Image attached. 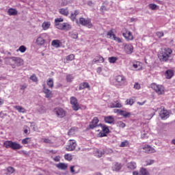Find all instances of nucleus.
<instances>
[{
	"label": "nucleus",
	"mask_w": 175,
	"mask_h": 175,
	"mask_svg": "<svg viewBox=\"0 0 175 175\" xmlns=\"http://www.w3.org/2000/svg\"><path fill=\"white\" fill-rule=\"evenodd\" d=\"M159 116L161 120H166L167 118H169V111H167L166 109H163L160 111Z\"/></svg>",
	"instance_id": "obj_16"
},
{
	"label": "nucleus",
	"mask_w": 175,
	"mask_h": 175,
	"mask_svg": "<svg viewBox=\"0 0 175 175\" xmlns=\"http://www.w3.org/2000/svg\"><path fill=\"white\" fill-rule=\"evenodd\" d=\"M114 111L115 113H118L120 116H122L124 118H129V117H131V113L126 111L115 109Z\"/></svg>",
	"instance_id": "obj_13"
},
{
	"label": "nucleus",
	"mask_w": 175,
	"mask_h": 175,
	"mask_svg": "<svg viewBox=\"0 0 175 175\" xmlns=\"http://www.w3.org/2000/svg\"><path fill=\"white\" fill-rule=\"evenodd\" d=\"M141 137L142 139H147L148 137V133L146 131L141 132Z\"/></svg>",
	"instance_id": "obj_40"
},
{
	"label": "nucleus",
	"mask_w": 175,
	"mask_h": 175,
	"mask_svg": "<svg viewBox=\"0 0 175 175\" xmlns=\"http://www.w3.org/2000/svg\"><path fill=\"white\" fill-rule=\"evenodd\" d=\"M57 169H60V170H66L68 169V164L65 163H59L56 165Z\"/></svg>",
	"instance_id": "obj_23"
},
{
	"label": "nucleus",
	"mask_w": 175,
	"mask_h": 175,
	"mask_svg": "<svg viewBox=\"0 0 175 175\" xmlns=\"http://www.w3.org/2000/svg\"><path fill=\"white\" fill-rule=\"evenodd\" d=\"M116 80L117 83H118L119 85H124L126 80L125 79V77L122 75H118L116 77Z\"/></svg>",
	"instance_id": "obj_15"
},
{
	"label": "nucleus",
	"mask_w": 175,
	"mask_h": 175,
	"mask_svg": "<svg viewBox=\"0 0 175 175\" xmlns=\"http://www.w3.org/2000/svg\"><path fill=\"white\" fill-rule=\"evenodd\" d=\"M77 146V144H76V141L75 140H70L68 145L66 146V150L67 151H73L76 146Z\"/></svg>",
	"instance_id": "obj_10"
},
{
	"label": "nucleus",
	"mask_w": 175,
	"mask_h": 175,
	"mask_svg": "<svg viewBox=\"0 0 175 175\" xmlns=\"http://www.w3.org/2000/svg\"><path fill=\"white\" fill-rule=\"evenodd\" d=\"M98 61H100L101 62H104L105 59H103V57L99 56Z\"/></svg>",
	"instance_id": "obj_64"
},
{
	"label": "nucleus",
	"mask_w": 175,
	"mask_h": 175,
	"mask_svg": "<svg viewBox=\"0 0 175 175\" xmlns=\"http://www.w3.org/2000/svg\"><path fill=\"white\" fill-rule=\"evenodd\" d=\"M123 36L126 39V40H133V36L131 31H127L126 33H123Z\"/></svg>",
	"instance_id": "obj_18"
},
{
	"label": "nucleus",
	"mask_w": 175,
	"mask_h": 175,
	"mask_svg": "<svg viewBox=\"0 0 175 175\" xmlns=\"http://www.w3.org/2000/svg\"><path fill=\"white\" fill-rule=\"evenodd\" d=\"M70 103L72 105V109L75 111H77L79 109H80V106H79V103H77V98L75 97H71L70 98Z\"/></svg>",
	"instance_id": "obj_7"
},
{
	"label": "nucleus",
	"mask_w": 175,
	"mask_h": 175,
	"mask_svg": "<svg viewBox=\"0 0 175 175\" xmlns=\"http://www.w3.org/2000/svg\"><path fill=\"white\" fill-rule=\"evenodd\" d=\"M122 105L118 101H115L111 105V107L112 108H114V107L120 108V107H122Z\"/></svg>",
	"instance_id": "obj_37"
},
{
	"label": "nucleus",
	"mask_w": 175,
	"mask_h": 175,
	"mask_svg": "<svg viewBox=\"0 0 175 175\" xmlns=\"http://www.w3.org/2000/svg\"><path fill=\"white\" fill-rule=\"evenodd\" d=\"M31 142V139L29 137H26L22 140V144H28Z\"/></svg>",
	"instance_id": "obj_49"
},
{
	"label": "nucleus",
	"mask_w": 175,
	"mask_h": 175,
	"mask_svg": "<svg viewBox=\"0 0 175 175\" xmlns=\"http://www.w3.org/2000/svg\"><path fill=\"white\" fill-rule=\"evenodd\" d=\"M80 12H79V10H75L74 12V13H72L70 14V20H72V21H76V16H78V14H79Z\"/></svg>",
	"instance_id": "obj_27"
},
{
	"label": "nucleus",
	"mask_w": 175,
	"mask_h": 175,
	"mask_svg": "<svg viewBox=\"0 0 175 175\" xmlns=\"http://www.w3.org/2000/svg\"><path fill=\"white\" fill-rule=\"evenodd\" d=\"M118 125L120 128H125V123L122 122H118Z\"/></svg>",
	"instance_id": "obj_59"
},
{
	"label": "nucleus",
	"mask_w": 175,
	"mask_h": 175,
	"mask_svg": "<svg viewBox=\"0 0 175 175\" xmlns=\"http://www.w3.org/2000/svg\"><path fill=\"white\" fill-rule=\"evenodd\" d=\"M69 36L72 39H77L79 38V33L77 31H71L69 33Z\"/></svg>",
	"instance_id": "obj_33"
},
{
	"label": "nucleus",
	"mask_w": 175,
	"mask_h": 175,
	"mask_svg": "<svg viewBox=\"0 0 175 175\" xmlns=\"http://www.w3.org/2000/svg\"><path fill=\"white\" fill-rule=\"evenodd\" d=\"M152 88H153L155 92H157V94L159 95H162L165 93V88L162 85H157L154 83L152 85Z\"/></svg>",
	"instance_id": "obj_6"
},
{
	"label": "nucleus",
	"mask_w": 175,
	"mask_h": 175,
	"mask_svg": "<svg viewBox=\"0 0 175 175\" xmlns=\"http://www.w3.org/2000/svg\"><path fill=\"white\" fill-rule=\"evenodd\" d=\"M134 88L135 90H140V84H139V83H135L134 85Z\"/></svg>",
	"instance_id": "obj_58"
},
{
	"label": "nucleus",
	"mask_w": 175,
	"mask_h": 175,
	"mask_svg": "<svg viewBox=\"0 0 175 175\" xmlns=\"http://www.w3.org/2000/svg\"><path fill=\"white\" fill-rule=\"evenodd\" d=\"M122 167V165H121V163H116L112 167V170L113 172H120Z\"/></svg>",
	"instance_id": "obj_24"
},
{
	"label": "nucleus",
	"mask_w": 175,
	"mask_h": 175,
	"mask_svg": "<svg viewBox=\"0 0 175 175\" xmlns=\"http://www.w3.org/2000/svg\"><path fill=\"white\" fill-rule=\"evenodd\" d=\"M57 28L61 31H69L72 29V26L68 23H63L59 27H57Z\"/></svg>",
	"instance_id": "obj_8"
},
{
	"label": "nucleus",
	"mask_w": 175,
	"mask_h": 175,
	"mask_svg": "<svg viewBox=\"0 0 175 175\" xmlns=\"http://www.w3.org/2000/svg\"><path fill=\"white\" fill-rule=\"evenodd\" d=\"M36 43H37V44L42 46V45L44 44V39H43V38L40 36L37 38Z\"/></svg>",
	"instance_id": "obj_34"
},
{
	"label": "nucleus",
	"mask_w": 175,
	"mask_h": 175,
	"mask_svg": "<svg viewBox=\"0 0 175 175\" xmlns=\"http://www.w3.org/2000/svg\"><path fill=\"white\" fill-rule=\"evenodd\" d=\"M85 88L88 89L89 90H91V86L90 85V83L87 82H83L81 84H79V90H85Z\"/></svg>",
	"instance_id": "obj_19"
},
{
	"label": "nucleus",
	"mask_w": 175,
	"mask_h": 175,
	"mask_svg": "<svg viewBox=\"0 0 175 175\" xmlns=\"http://www.w3.org/2000/svg\"><path fill=\"white\" fill-rule=\"evenodd\" d=\"M38 111H40V113H46V107H44V106H40L38 107Z\"/></svg>",
	"instance_id": "obj_53"
},
{
	"label": "nucleus",
	"mask_w": 175,
	"mask_h": 175,
	"mask_svg": "<svg viewBox=\"0 0 175 175\" xmlns=\"http://www.w3.org/2000/svg\"><path fill=\"white\" fill-rule=\"evenodd\" d=\"M17 51H21V53H25V51H27V48L25 46L22 45L18 48V49H17Z\"/></svg>",
	"instance_id": "obj_45"
},
{
	"label": "nucleus",
	"mask_w": 175,
	"mask_h": 175,
	"mask_svg": "<svg viewBox=\"0 0 175 175\" xmlns=\"http://www.w3.org/2000/svg\"><path fill=\"white\" fill-rule=\"evenodd\" d=\"M3 146L5 148H12V150H21L23 148V146L17 142H13L12 141H5L3 143Z\"/></svg>",
	"instance_id": "obj_2"
},
{
	"label": "nucleus",
	"mask_w": 175,
	"mask_h": 175,
	"mask_svg": "<svg viewBox=\"0 0 175 175\" xmlns=\"http://www.w3.org/2000/svg\"><path fill=\"white\" fill-rule=\"evenodd\" d=\"M74 79H75V77H73V75L70 74L68 75L66 77V80L67 83H72Z\"/></svg>",
	"instance_id": "obj_36"
},
{
	"label": "nucleus",
	"mask_w": 175,
	"mask_h": 175,
	"mask_svg": "<svg viewBox=\"0 0 175 175\" xmlns=\"http://www.w3.org/2000/svg\"><path fill=\"white\" fill-rule=\"evenodd\" d=\"M100 10H101V12H106V11H107V8H106V6L103 5L100 8Z\"/></svg>",
	"instance_id": "obj_61"
},
{
	"label": "nucleus",
	"mask_w": 175,
	"mask_h": 175,
	"mask_svg": "<svg viewBox=\"0 0 175 175\" xmlns=\"http://www.w3.org/2000/svg\"><path fill=\"white\" fill-rule=\"evenodd\" d=\"M73 132H74V130L73 129H70L69 130V131H68V136H70L71 135H72V133H73Z\"/></svg>",
	"instance_id": "obj_63"
},
{
	"label": "nucleus",
	"mask_w": 175,
	"mask_h": 175,
	"mask_svg": "<svg viewBox=\"0 0 175 175\" xmlns=\"http://www.w3.org/2000/svg\"><path fill=\"white\" fill-rule=\"evenodd\" d=\"M113 39L116 42H118V43H122V40H121V38L116 36V34H113Z\"/></svg>",
	"instance_id": "obj_47"
},
{
	"label": "nucleus",
	"mask_w": 175,
	"mask_h": 175,
	"mask_svg": "<svg viewBox=\"0 0 175 175\" xmlns=\"http://www.w3.org/2000/svg\"><path fill=\"white\" fill-rule=\"evenodd\" d=\"M59 12L60 14H62L63 16H68L69 14V10L68 8H62L59 10Z\"/></svg>",
	"instance_id": "obj_29"
},
{
	"label": "nucleus",
	"mask_w": 175,
	"mask_h": 175,
	"mask_svg": "<svg viewBox=\"0 0 175 175\" xmlns=\"http://www.w3.org/2000/svg\"><path fill=\"white\" fill-rule=\"evenodd\" d=\"M46 84L48 87H49V88H53V87H54V80L53 79V78H49L47 80Z\"/></svg>",
	"instance_id": "obj_32"
},
{
	"label": "nucleus",
	"mask_w": 175,
	"mask_h": 175,
	"mask_svg": "<svg viewBox=\"0 0 175 175\" xmlns=\"http://www.w3.org/2000/svg\"><path fill=\"white\" fill-rule=\"evenodd\" d=\"M26 89H27V85H21V90L22 91H23V92H24V91H25Z\"/></svg>",
	"instance_id": "obj_60"
},
{
	"label": "nucleus",
	"mask_w": 175,
	"mask_h": 175,
	"mask_svg": "<svg viewBox=\"0 0 175 175\" xmlns=\"http://www.w3.org/2000/svg\"><path fill=\"white\" fill-rule=\"evenodd\" d=\"M14 109H16V110H17V111H18V113H26L27 112V110L24 107H23L20 105H16L14 107Z\"/></svg>",
	"instance_id": "obj_28"
},
{
	"label": "nucleus",
	"mask_w": 175,
	"mask_h": 175,
	"mask_svg": "<svg viewBox=\"0 0 175 175\" xmlns=\"http://www.w3.org/2000/svg\"><path fill=\"white\" fill-rule=\"evenodd\" d=\"M30 80H31V81H33V83H38V77H36V75L33 74L30 77Z\"/></svg>",
	"instance_id": "obj_43"
},
{
	"label": "nucleus",
	"mask_w": 175,
	"mask_h": 175,
	"mask_svg": "<svg viewBox=\"0 0 175 175\" xmlns=\"http://www.w3.org/2000/svg\"><path fill=\"white\" fill-rule=\"evenodd\" d=\"M53 113H55L58 118H64V117L66 116V111L61 107L55 108L53 110Z\"/></svg>",
	"instance_id": "obj_5"
},
{
	"label": "nucleus",
	"mask_w": 175,
	"mask_h": 175,
	"mask_svg": "<svg viewBox=\"0 0 175 175\" xmlns=\"http://www.w3.org/2000/svg\"><path fill=\"white\" fill-rule=\"evenodd\" d=\"M166 79H170L174 76V72L172 70H167L165 72Z\"/></svg>",
	"instance_id": "obj_20"
},
{
	"label": "nucleus",
	"mask_w": 175,
	"mask_h": 175,
	"mask_svg": "<svg viewBox=\"0 0 175 175\" xmlns=\"http://www.w3.org/2000/svg\"><path fill=\"white\" fill-rule=\"evenodd\" d=\"M64 159L66 160V161H72V159H73V158L72 157V154H66L64 155Z\"/></svg>",
	"instance_id": "obj_46"
},
{
	"label": "nucleus",
	"mask_w": 175,
	"mask_h": 175,
	"mask_svg": "<svg viewBox=\"0 0 175 175\" xmlns=\"http://www.w3.org/2000/svg\"><path fill=\"white\" fill-rule=\"evenodd\" d=\"M143 150H144V151H145V152H146V154H153L154 152H156L155 149L149 145H146L143 148Z\"/></svg>",
	"instance_id": "obj_14"
},
{
	"label": "nucleus",
	"mask_w": 175,
	"mask_h": 175,
	"mask_svg": "<svg viewBox=\"0 0 175 175\" xmlns=\"http://www.w3.org/2000/svg\"><path fill=\"white\" fill-rule=\"evenodd\" d=\"M104 121L106 124H114V117L111 116H106L105 117Z\"/></svg>",
	"instance_id": "obj_21"
},
{
	"label": "nucleus",
	"mask_w": 175,
	"mask_h": 175,
	"mask_svg": "<svg viewBox=\"0 0 175 175\" xmlns=\"http://www.w3.org/2000/svg\"><path fill=\"white\" fill-rule=\"evenodd\" d=\"M98 122H99V119H98L96 117H94L92 119V122H90V124H89L90 129H94L96 128V126H99V125H98Z\"/></svg>",
	"instance_id": "obj_12"
},
{
	"label": "nucleus",
	"mask_w": 175,
	"mask_h": 175,
	"mask_svg": "<svg viewBox=\"0 0 175 175\" xmlns=\"http://www.w3.org/2000/svg\"><path fill=\"white\" fill-rule=\"evenodd\" d=\"M133 175H150L148 170L144 167H141L139 171H134Z\"/></svg>",
	"instance_id": "obj_9"
},
{
	"label": "nucleus",
	"mask_w": 175,
	"mask_h": 175,
	"mask_svg": "<svg viewBox=\"0 0 175 175\" xmlns=\"http://www.w3.org/2000/svg\"><path fill=\"white\" fill-rule=\"evenodd\" d=\"M105 152H105V150H97L98 157V158L102 157L105 154Z\"/></svg>",
	"instance_id": "obj_51"
},
{
	"label": "nucleus",
	"mask_w": 175,
	"mask_h": 175,
	"mask_svg": "<svg viewBox=\"0 0 175 175\" xmlns=\"http://www.w3.org/2000/svg\"><path fill=\"white\" fill-rule=\"evenodd\" d=\"M43 142L46 143L47 144H51V139L49 138H42Z\"/></svg>",
	"instance_id": "obj_54"
},
{
	"label": "nucleus",
	"mask_w": 175,
	"mask_h": 175,
	"mask_svg": "<svg viewBox=\"0 0 175 175\" xmlns=\"http://www.w3.org/2000/svg\"><path fill=\"white\" fill-rule=\"evenodd\" d=\"M7 171L8 173H10V174H12V173H14V168L9 167H8Z\"/></svg>",
	"instance_id": "obj_55"
},
{
	"label": "nucleus",
	"mask_w": 175,
	"mask_h": 175,
	"mask_svg": "<svg viewBox=\"0 0 175 175\" xmlns=\"http://www.w3.org/2000/svg\"><path fill=\"white\" fill-rule=\"evenodd\" d=\"M154 162H155V161L153 159H147L146 160L145 164H144V165L150 166V165H153Z\"/></svg>",
	"instance_id": "obj_38"
},
{
	"label": "nucleus",
	"mask_w": 175,
	"mask_h": 175,
	"mask_svg": "<svg viewBox=\"0 0 175 175\" xmlns=\"http://www.w3.org/2000/svg\"><path fill=\"white\" fill-rule=\"evenodd\" d=\"M43 86V92L44 94H45V98H47L48 99H51V98H53V92H51V90L46 88V85L44 84L42 85Z\"/></svg>",
	"instance_id": "obj_11"
},
{
	"label": "nucleus",
	"mask_w": 175,
	"mask_h": 175,
	"mask_svg": "<svg viewBox=\"0 0 175 175\" xmlns=\"http://www.w3.org/2000/svg\"><path fill=\"white\" fill-rule=\"evenodd\" d=\"M73 0H62V6H66L68 3H70Z\"/></svg>",
	"instance_id": "obj_44"
},
{
	"label": "nucleus",
	"mask_w": 175,
	"mask_h": 175,
	"mask_svg": "<svg viewBox=\"0 0 175 175\" xmlns=\"http://www.w3.org/2000/svg\"><path fill=\"white\" fill-rule=\"evenodd\" d=\"M109 62H110V64H116V62H117V60L118 59V58H117L116 57H109Z\"/></svg>",
	"instance_id": "obj_39"
},
{
	"label": "nucleus",
	"mask_w": 175,
	"mask_h": 175,
	"mask_svg": "<svg viewBox=\"0 0 175 175\" xmlns=\"http://www.w3.org/2000/svg\"><path fill=\"white\" fill-rule=\"evenodd\" d=\"M12 61L14 62L16 66H21L23 65V60L20 57H12Z\"/></svg>",
	"instance_id": "obj_22"
},
{
	"label": "nucleus",
	"mask_w": 175,
	"mask_h": 175,
	"mask_svg": "<svg viewBox=\"0 0 175 175\" xmlns=\"http://www.w3.org/2000/svg\"><path fill=\"white\" fill-rule=\"evenodd\" d=\"M124 51L126 54H132L133 53V46L131 44H127L124 46Z\"/></svg>",
	"instance_id": "obj_17"
},
{
	"label": "nucleus",
	"mask_w": 175,
	"mask_h": 175,
	"mask_svg": "<svg viewBox=\"0 0 175 175\" xmlns=\"http://www.w3.org/2000/svg\"><path fill=\"white\" fill-rule=\"evenodd\" d=\"M149 9H151V10H156L157 8H158V5H157L154 3H150L149 4Z\"/></svg>",
	"instance_id": "obj_48"
},
{
	"label": "nucleus",
	"mask_w": 175,
	"mask_h": 175,
	"mask_svg": "<svg viewBox=\"0 0 175 175\" xmlns=\"http://www.w3.org/2000/svg\"><path fill=\"white\" fill-rule=\"evenodd\" d=\"M70 172L72 173V174H76V172L75 171V166L70 167Z\"/></svg>",
	"instance_id": "obj_62"
},
{
	"label": "nucleus",
	"mask_w": 175,
	"mask_h": 175,
	"mask_svg": "<svg viewBox=\"0 0 175 175\" xmlns=\"http://www.w3.org/2000/svg\"><path fill=\"white\" fill-rule=\"evenodd\" d=\"M98 126H101L102 129V131L98 134L100 137H106V136H107V133H110V130L106 124H99Z\"/></svg>",
	"instance_id": "obj_4"
},
{
	"label": "nucleus",
	"mask_w": 175,
	"mask_h": 175,
	"mask_svg": "<svg viewBox=\"0 0 175 175\" xmlns=\"http://www.w3.org/2000/svg\"><path fill=\"white\" fill-rule=\"evenodd\" d=\"M134 103H135L134 98H129L126 100V104L130 105V106H132V105H133Z\"/></svg>",
	"instance_id": "obj_41"
},
{
	"label": "nucleus",
	"mask_w": 175,
	"mask_h": 175,
	"mask_svg": "<svg viewBox=\"0 0 175 175\" xmlns=\"http://www.w3.org/2000/svg\"><path fill=\"white\" fill-rule=\"evenodd\" d=\"M51 44L54 46L56 47L57 49H58V47L61 46V42L59 41V40H53L52 41Z\"/></svg>",
	"instance_id": "obj_30"
},
{
	"label": "nucleus",
	"mask_w": 175,
	"mask_h": 175,
	"mask_svg": "<svg viewBox=\"0 0 175 175\" xmlns=\"http://www.w3.org/2000/svg\"><path fill=\"white\" fill-rule=\"evenodd\" d=\"M133 67L135 70H140V63L136 62L133 64Z\"/></svg>",
	"instance_id": "obj_42"
},
{
	"label": "nucleus",
	"mask_w": 175,
	"mask_h": 175,
	"mask_svg": "<svg viewBox=\"0 0 175 175\" xmlns=\"http://www.w3.org/2000/svg\"><path fill=\"white\" fill-rule=\"evenodd\" d=\"M50 25H51L50 22H44L42 25V27L43 29L46 31V29H49L50 28Z\"/></svg>",
	"instance_id": "obj_35"
},
{
	"label": "nucleus",
	"mask_w": 175,
	"mask_h": 175,
	"mask_svg": "<svg viewBox=\"0 0 175 175\" xmlns=\"http://www.w3.org/2000/svg\"><path fill=\"white\" fill-rule=\"evenodd\" d=\"M8 14H9V16H17L18 12L14 8H10L8 10Z\"/></svg>",
	"instance_id": "obj_26"
},
{
	"label": "nucleus",
	"mask_w": 175,
	"mask_h": 175,
	"mask_svg": "<svg viewBox=\"0 0 175 175\" xmlns=\"http://www.w3.org/2000/svg\"><path fill=\"white\" fill-rule=\"evenodd\" d=\"M62 22H64V18H57L55 19V25L56 27H59V25H61L62 24V23H61Z\"/></svg>",
	"instance_id": "obj_31"
},
{
	"label": "nucleus",
	"mask_w": 175,
	"mask_h": 175,
	"mask_svg": "<svg viewBox=\"0 0 175 175\" xmlns=\"http://www.w3.org/2000/svg\"><path fill=\"white\" fill-rule=\"evenodd\" d=\"M129 146V142L128 141H124L121 142L120 147H128Z\"/></svg>",
	"instance_id": "obj_50"
},
{
	"label": "nucleus",
	"mask_w": 175,
	"mask_h": 175,
	"mask_svg": "<svg viewBox=\"0 0 175 175\" xmlns=\"http://www.w3.org/2000/svg\"><path fill=\"white\" fill-rule=\"evenodd\" d=\"M173 53V51L170 49H165L158 54V57L161 62H166L170 57V54Z\"/></svg>",
	"instance_id": "obj_1"
},
{
	"label": "nucleus",
	"mask_w": 175,
	"mask_h": 175,
	"mask_svg": "<svg viewBox=\"0 0 175 175\" xmlns=\"http://www.w3.org/2000/svg\"><path fill=\"white\" fill-rule=\"evenodd\" d=\"M136 167H137V165H136V163H135L134 161H131L127 163V168H129V170H135Z\"/></svg>",
	"instance_id": "obj_25"
},
{
	"label": "nucleus",
	"mask_w": 175,
	"mask_h": 175,
	"mask_svg": "<svg viewBox=\"0 0 175 175\" xmlns=\"http://www.w3.org/2000/svg\"><path fill=\"white\" fill-rule=\"evenodd\" d=\"M77 24H80L81 25H83V27H87L88 28H92L93 25L92 22H91V18H79V20H76Z\"/></svg>",
	"instance_id": "obj_3"
},
{
	"label": "nucleus",
	"mask_w": 175,
	"mask_h": 175,
	"mask_svg": "<svg viewBox=\"0 0 175 175\" xmlns=\"http://www.w3.org/2000/svg\"><path fill=\"white\" fill-rule=\"evenodd\" d=\"M156 35L158 38H162L163 37V32L158 31L156 33Z\"/></svg>",
	"instance_id": "obj_57"
},
{
	"label": "nucleus",
	"mask_w": 175,
	"mask_h": 175,
	"mask_svg": "<svg viewBox=\"0 0 175 175\" xmlns=\"http://www.w3.org/2000/svg\"><path fill=\"white\" fill-rule=\"evenodd\" d=\"M75 59V55L70 54L66 57L67 61H73Z\"/></svg>",
	"instance_id": "obj_52"
},
{
	"label": "nucleus",
	"mask_w": 175,
	"mask_h": 175,
	"mask_svg": "<svg viewBox=\"0 0 175 175\" xmlns=\"http://www.w3.org/2000/svg\"><path fill=\"white\" fill-rule=\"evenodd\" d=\"M113 35H114L113 33V31L110 30L109 31L107 32V36L109 39H111V37L113 36Z\"/></svg>",
	"instance_id": "obj_56"
}]
</instances>
